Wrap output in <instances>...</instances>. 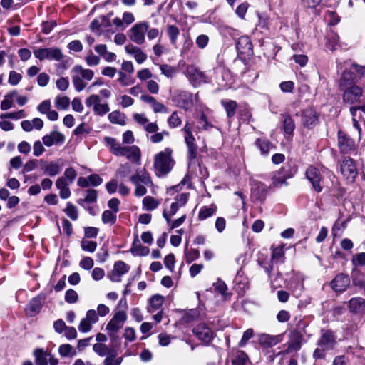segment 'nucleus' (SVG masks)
Segmentation results:
<instances>
[{"mask_svg":"<svg viewBox=\"0 0 365 365\" xmlns=\"http://www.w3.org/2000/svg\"><path fill=\"white\" fill-rule=\"evenodd\" d=\"M56 107L58 110H65L66 109L69 104H70V100L66 96H57L55 100Z\"/></svg>","mask_w":365,"mask_h":365,"instance_id":"8fccbe9b","label":"nucleus"},{"mask_svg":"<svg viewBox=\"0 0 365 365\" xmlns=\"http://www.w3.org/2000/svg\"><path fill=\"white\" fill-rule=\"evenodd\" d=\"M221 104L226 110L227 115L229 118H232L235 114L237 108V103L232 100H222Z\"/></svg>","mask_w":365,"mask_h":365,"instance_id":"4c0bfd02","label":"nucleus"},{"mask_svg":"<svg viewBox=\"0 0 365 365\" xmlns=\"http://www.w3.org/2000/svg\"><path fill=\"white\" fill-rule=\"evenodd\" d=\"M338 144L341 152L347 153L354 150V142L342 131L338 133Z\"/></svg>","mask_w":365,"mask_h":365,"instance_id":"5701e85b","label":"nucleus"},{"mask_svg":"<svg viewBox=\"0 0 365 365\" xmlns=\"http://www.w3.org/2000/svg\"><path fill=\"white\" fill-rule=\"evenodd\" d=\"M72 73V81L75 88L81 91L85 89L86 84L84 83V79L76 72Z\"/></svg>","mask_w":365,"mask_h":365,"instance_id":"c03bdc74","label":"nucleus"},{"mask_svg":"<svg viewBox=\"0 0 365 365\" xmlns=\"http://www.w3.org/2000/svg\"><path fill=\"white\" fill-rule=\"evenodd\" d=\"M116 213L111 210H105L102 214V222L104 224L114 225L116 222Z\"/></svg>","mask_w":365,"mask_h":365,"instance_id":"a18cd8bd","label":"nucleus"},{"mask_svg":"<svg viewBox=\"0 0 365 365\" xmlns=\"http://www.w3.org/2000/svg\"><path fill=\"white\" fill-rule=\"evenodd\" d=\"M97 247V243L90 240H83L81 242V248L84 251L93 252Z\"/></svg>","mask_w":365,"mask_h":365,"instance_id":"6e6d98bb","label":"nucleus"},{"mask_svg":"<svg viewBox=\"0 0 365 365\" xmlns=\"http://www.w3.org/2000/svg\"><path fill=\"white\" fill-rule=\"evenodd\" d=\"M78 300V293L72 289H69L66 292L65 294V301L68 304H74L77 302Z\"/></svg>","mask_w":365,"mask_h":365,"instance_id":"603ef678","label":"nucleus"},{"mask_svg":"<svg viewBox=\"0 0 365 365\" xmlns=\"http://www.w3.org/2000/svg\"><path fill=\"white\" fill-rule=\"evenodd\" d=\"M217 211V206L214 204L208 206H202L200 207L198 213V220L200 221L205 220L210 217L213 216Z\"/></svg>","mask_w":365,"mask_h":365,"instance_id":"2f4dec72","label":"nucleus"},{"mask_svg":"<svg viewBox=\"0 0 365 365\" xmlns=\"http://www.w3.org/2000/svg\"><path fill=\"white\" fill-rule=\"evenodd\" d=\"M86 62L89 66H95L99 64L100 58L91 52V53L86 56Z\"/></svg>","mask_w":365,"mask_h":365,"instance_id":"69168bd1","label":"nucleus"},{"mask_svg":"<svg viewBox=\"0 0 365 365\" xmlns=\"http://www.w3.org/2000/svg\"><path fill=\"white\" fill-rule=\"evenodd\" d=\"M200 257V252L196 249H191L189 251L185 252V259L187 264H190L193 261L198 259Z\"/></svg>","mask_w":365,"mask_h":365,"instance_id":"864d4df0","label":"nucleus"},{"mask_svg":"<svg viewBox=\"0 0 365 365\" xmlns=\"http://www.w3.org/2000/svg\"><path fill=\"white\" fill-rule=\"evenodd\" d=\"M349 308L354 313H365V300L361 297L352 298L349 301Z\"/></svg>","mask_w":365,"mask_h":365,"instance_id":"c85d7f7f","label":"nucleus"},{"mask_svg":"<svg viewBox=\"0 0 365 365\" xmlns=\"http://www.w3.org/2000/svg\"><path fill=\"white\" fill-rule=\"evenodd\" d=\"M41 170L43 172V174L48 175L51 177L56 176L58 175L61 172V166L58 161H41Z\"/></svg>","mask_w":365,"mask_h":365,"instance_id":"393cba45","label":"nucleus"},{"mask_svg":"<svg viewBox=\"0 0 365 365\" xmlns=\"http://www.w3.org/2000/svg\"><path fill=\"white\" fill-rule=\"evenodd\" d=\"M256 145L259 148L262 154H267L272 148V144L265 139L258 138L255 142Z\"/></svg>","mask_w":365,"mask_h":365,"instance_id":"de8ad7c7","label":"nucleus"},{"mask_svg":"<svg viewBox=\"0 0 365 365\" xmlns=\"http://www.w3.org/2000/svg\"><path fill=\"white\" fill-rule=\"evenodd\" d=\"M135 17L131 12H124L122 19L116 17L113 20V24L117 26L125 29L128 25L133 23Z\"/></svg>","mask_w":365,"mask_h":365,"instance_id":"bb28decb","label":"nucleus"},{"mask_svg":"<svg viewBox=\"0 0 365 365\" xmlns=\"http://www.w3.org/2000/svg\"><path fill=\"white\" fill-rule=\"evenodd\" d=\"M42 32L45 34H49L53 28L56 26L54 21H45L42 23Z\"/></svg>","mask_w":365,"mask_h":365,"instance_id":"774afa93","label":"nucleus"},{"mask_svg":"<svg viewBox=\"0 0 365 365\" xmlns=\"http://www.w3.org/2000/svg\"><path fill=\"white\" fill-rule=\"evenodd\" d=\"M186 73L190 81L194 86L205 83L207 81L205 74L194 65L187 66L186 68Z\"/></svg>","mask_w":365,"mask_h":365,"instance_id":"dca6fc26","label":"nucleus"},{"mask_svg":"<svg viewBox=\"0 0 365 365\" xmlns=\"http://www.w3.org/2000/svg\"><path fill=\"white\" fill-rule=\"evenodd\" d=\"M109 120L112 123L123 125L125 124V115L119 111H113L108 115Z\"/></svg>","mask_w":365,"mask_h":365,"instance_id":"79ce46f5","label":"nucleus"},{"mask_svg":"<svg viewBox=\"0 0 365 365\" xmlns=\"http://www.w3.org/2000/svg\"><path fill=\"white\" fill-rule=\"evenodd\" d=\"M131 173V166L128 163L120 164L117 170L116 175L121 179L127 178Z\"/></svg>","mask_w":365,"mask_h":365,"instance_id":"09e8293b","label":"nucleus"},{"mask_svg":"<svg viewBox=\"0 0 365 365\" xmlns=\"http://www.w3.org/2000/svg\"><path fill=\"white\" fill-rule=\"evenodd\" d=\"M194 125L191 123H186L183 131L185 133V140L188 148L190 158L194 159L196 157L197 146L195 138L192 135Z\"/></svg>","mask_w":365,"mask_h":365,"instance_id":"9d476101","label":"nucleus"},{"mask_svg":"<svg viewBox=\"0 0 365 365\" xmlns=\"http://www.w3.org/2000/svg\"><path fill=\"white\" fill-rule=\"evenodd\" d=\"M35 57L40 61L49 60L60 61L63 58V54L59 48L52 47L38 48L34 51Z\"/></svg>","mask_w":365,"mask_h":365,"instance_id":"1a4fd4ad","label":"nucleus"},{"mask_svg":"<svg viewBox=\"0 0 365 365\" xmlns=\"http://www.w3.org/2000/svg\"><path fill=\"white\" fill-rule=\"evenodd\" d=\"M33 150L34 156L38 157L41 155L45 151V148L43 145V142L41 143L40 140L36 141L34 143Z\"/></svg>","mask_w":365,"mask_h":365,"instance_id":"680f3d73","label":"nucleus"},{"mask_svg":"<svg viewBox=\"0 0 365 365\" xmlns=\"http://www.w3.org/2000/svg\"><path fill=\"white\" fill-rule=\"evenodd\" d=\"M188 193H182L175 198V202H173L170 205V209L169 211H167L169 215H174L177 212V211L182 207L185 206L188 200Z\"/></svg>","mask_w":365,"mask_h":365,"instance_id":"a878e982","label":"nucleus"},{"mask_svg":"<svg viewBox=\"0 0 365 365\" xmlns=\"http://www.w3.org/2000/svg\"><path fill=\"white\" fill-rule=\"evenodd\" d=\"M41 302L38 299H33L28 304L26 311L30 317L36 315L41 310Z\"/></svg>","mask_w":365,"mask_h":365,"instance_id":"58836bf2","label":"nucleus"},{"mask_svg":"<svg viewBox=\"0 0 365 365\" xmlns=\"http://www.w3.org/2000/svg\"><path fill=\"white\" fill-rule=\"evenodd\" d=\"M336 344V339L332 332L329 331H323L317 342V348L313 353V357L315 359L324 358L326 351L333 349Z\"/></svg>","mask_w":365,"mask_h":365,"instance_id":"20e7f679","label":"nucleus"},{"mask_svg":"<svg viewBox=\"0 0 365 365\" xmlns=\"http://www.w3.org/2000/svg\"><path fill=\"white\" fill-rule=\"evenodd\" d=\"M160 69L161 71L162 74L165 75L168 78L173 77L176 73L175 68L168 64L160 65Z\"/></svg>","mask_w":365,"mask_h":365,"instance_id":"5fc2aeb1","label":"nucleus"},{"mask_svg":"<svg viewBox=\"0 0 365 365\" xmlns=\"http://www.w3.org/2000/svg\"><path fill=\"white\" fill-rule=\"evenodd\" d=\"M163 216L166 220L167 224L170 229H175L177 227H179L185 222L186 219V215H183L182 216L175 220H171V217L173 215H169L167 210H165L163 212Z\"/></svg>","mask_w":365,"mask_h":365,"instance_id":"72a5a7b5","label":"nucleus"},{"mask_svg":"<svg viewBox=\"0 0 365 365\" xmlns=\"http://www.w3.org/2000/svg\"><path fill=\"white\" fill-rule=\"evenodd\" d=\"M164 302V298L163 296L160 294H155L150 297L149 300V306L148 307V312L150 313H153L163 305Z\"/></svg>","mask_w":365,"mask_h":365,"instance_id":"7c9ffc66","label":"nucleus"},{"mask_svg":"<svg viewBox=\"0 0 365 365\" xmlns=\"http://www.w3.org/2000/svg\"><path fill=\"white\" fill-rule=\"evenodd\" d=\"M58 353L63 357L74 356L77 354L76 349L70 344H62L58 348Z\"/></svg>","mask_w":365,"mask_h":365,"instance_id":"a19ab883","label":"nucleus"},{"mask_svg":"<svg viewBox=\"0 0 365 365\" xmlns=\"http://www.w3.org/2000/svg\"><path fill=\"white\" fill-rule=\"evenodd\" d=\"M280 341L279 336H272L269 334H262L259 338V344L264 347H272Z\"/></svg>","mask_w":365,"mask_h":365,"instance_id":"c756f323","label":"nucleus"},{"mask_svg":"<svg viewBox=\"0 0 365 365\" xmlns=\"http://www.w3.org/2000/svg\"><path fill=\"white\" fill-rule=\"evenodd\" d=\"M319 115L313 108H308L302 111V124L304 127L311 128L318 123Z\"/></svg>","mask_w":365,"mask_h":365,"instance_id":"6ab92c4d","label":"nucleus"},{"mask_svg":"<svg viewBox=\"0 0 365 365\" xmlns=\"http://www.w3.org/2000/svg\"><path fill=\"white\" fill-rule=\"evenodd\" d=\"M341 172L345 178L353 181L358 174L354 160L349 157L344 158L341 164Z\"/></svg>","mask_w":365,"mask_h":365,"instance_id":"f8f14e48","label":"nucleus"},{"mask_svg":"<svg viewBox=\"0 0 365 365\" xmlns=\"http://www.w3.org/2000/svg\"><path fill=\"white\" fill-rule=\"evenodd\" d=\"M307 324L304 321H299L297 324V329L293 331L290 335V340L288 343L286 353L297 351L301 348L302 334L305 333Z\"/></svg>","mask_w":365,"mask_h":365,"instance_id":"39448f33","label":"nucleus"},{"mask_svg":"<svg viewBox=\"0 0 365 365\" xmlns=\"http://www.w3.org/2000/svg\"><path fill=\"white\" fill-rule=\"evenodd\" d=\"M149 24L147 21H140L135 24L128 31V37L133 42L142 45L145 41V34L148 31Z\"/></svg>","mask_w":365,"mask_h":365,"instance_id":"0eeeda50","label":"nucleus"},{"mask_svg":"<svg viewBox=\"0 0 365 365\" xmlns=\"http://www.w3.org/2000/svg\"><path fill=\"white\" fill-rule=\"evenodd\" d=\"M125 52L133 56L135 61L141 64L147 59V55L142 49L133 44H128L125 46Z\"/></svg>","mask_w":365,"mask_h":365,"instance_id":"b1692460","label":"nucleus"},{"mask_svg":"<svg viewBox=\"0 0 365 365\" xmlns=\"http://www.w3.org/2000/svg\"><path fill=\"white\" fill-rule=\"evenodd\" d=\"M71 72H76L78 75L81 76L84 80L91 81L94 76V73L91 69L83 68L81 66H75Z\"/></svg>","mask_w":365,"mask_h":365,"instance_id":"e433bc0d","label":"nucleus"},{"mask_svg":"<svg viewBox=\"0 0 365 365\" xmlns=\"http://www.w3.org/2000/svg\"><path fill=\"white\" fill-rule=\"evenodd\" d=\"M193 334L205 345H209L213 340L215 334L205 323H200L192 329Z\"/></svg>","mask_w":365,"mask_h":365,"instance_id":"6e6552de","label":"nucleus"},{"mask_svg":"<svg viewBox=\"0 0 365 365\" xmlns=\"http://www.w3.org/2000/svg\"><path fill=\"white\" fill-rule=\"evenodd\" d=\"M132 255L135 256H146L149 254V248L147 247H143L138 239L136 237L135 240L133 242V246L130 249Z\"/></svg>","mask_w":365,"mask_h":365,"instance_id":"473e14b6","label":"nucleus"},{"mask_svg":"<svg viewBox=\"0 0 365 365\" xmlns=\"http://www.w3.org/2000/svg\"><path fill=\"white\" fill-rule=\"evenodd\" d=\"M160 202L152 196H146L143 199V208L147 211H152L158 208Z\"/></svg>","mask_w":365,"mask_h":365,"instance_id":"f704fd0d","label":"nucleus"},{"mask_svg":"<svg viewBox=\"0 0 365 365\" xmlns=\"http://www.w3.org/2000/svg\"><path fill=\"white\" fill-rule=\"evenodd\" d=\"M167 34L172 45L175 46L178 36H180V29L173 24L167 25Z\"/></svg>","mask_w":365,"mask_h":365,"instance_id":"c9c22d12","label":"nucleus"},{"mask_svg":"<svg viewBox=\"0 0 365 365\" xmlns=\"http://www.w3.org/2000/svg\"><path fill=\"white\" fill-rule=\"evenodd\" d=\"M209 42V37L207 35L201 34L196 38V44L200 49L205 48Z\"/></svg>","mask_w":365,"mask_h":365,"instance_id":"052dcab7","label":"nucleus"},{"mask_svg":"<svg viewBox=\"0 0 365 365\" xmlns=\"http://www.w3.org/2000/svg\"><path fill=\"white\" fill-rule=\"evenodd\" d=\"M168 123L170 127L176 128L180 125L181 120L177 113L174 112L168 118Z\"/></svg>","mask_w":365,"mask_h":365,"instance_id":"338daca9","label":"nucleus"},{"mask_svg":"<svg viewBox=\"0 0 365 365\" xmlns=\"http://www.w3.org/2000/svg\"><path fill=\"white\" fill-rule=\"evenodd\" d=\"M339 86L341 91H356L359 90V88L356 85L352 72L349 71L343 73Z\"/></svg>","mask_w":365,"mask_h":365,"instance_id":"f3484780","label":"nucleus"},{"mask_svg":"<svg viewBox=\"0 0 365 365\" xmlns=\"http://www.w3.org/2000/svg\"><path fill=\"white\" fill-rule=\"evenodd\" d=\"M16 93H10L7 94L1 104V110H6L13 106L14 101H15Z\"/></svg>","mask_w":365,"mask_h":365,"instance_id":"49530a36","label":"nucleus"},{"mask_svg":"<svg viewBox=\"0 0 365 365\" xmlns=\"http://www.w3.org/2000/svg\"><path fill=\"white\" fill-rule=\"evenodd\" d=\"M247 359V356L243 351H239L236 357L232 360L233 365H245Z\"/></svg>","mask_w":365,"mask_h":365,"instance_id":"4d7b16f0","label":"nucleus"},{"mask_svg":"<svg viewBox=\"0 0 365 365\" xmlns=\"http://www.w3.org/2000/svg\"><path fill=\"white\" fill-rule=\"evenodd\" d=\"M34 354L37 365H48L50 353L45 352L42 349H37L35 351Z\"/></svg>","mask_w":365,"mask_h":365,"instance_id":"ea45409f","label":"nucleus"},{"mask_svg":"<svg viewBox=\"0 0 365 365\" xmlns=\"http://www.w3.org/2000/svg\"><path fill=\"white\" fill-rule=\"evenodd\" d=\"M305 174L307 179L312 183L313 189L317 192H322V175L319 169L314 166H309Z\"/></svg>","mask_w":365,"mask_h":365,"instance_id":"4468645a","label":"nucleus"},{"mask_svg":"<svg viewBox=\"0 0 365 365\" xmlns=\"http://www.w3.org/2000/svg\"><path fill=\"white\" fill-rule=\"evenodd\" d=\"M172 149L166 148L155 155L153 166L157 176H165L173 169L175 161L172 158Z\"/></svg>","mask_w":365,"mask_h":365,"instance_id":"f03ea898","label":"nucleus"},{"mask_svg":"<svg viewBox=\"0 0 365 365\" xmlns=\"http://www.w3.org/2000/svg\"><path fill=\"white\" fill-rule=\"evenodd\" d=\"M248 7L249 4L247 2L240 4L235 10L236 14L240 19H244L245 14L247 11Z\"/></svg>","mask_w":365,"mask_h":365,"instance_id":"bf43d9fd","label":"nucleus"},{"mask_svg":"<svg viewBox=\"0 0 365 365\" xmlns=\"http://www.w3.org/2000/svg\"><path fill=\"white\" fill-rule=\"evenodd\" d=\"M87 106H93L94 111L100 115H103L109 111V108L106 102H102L98 95L91 96L86 102Z\"/></svg>","mask_w":365,"mask_h":365,"instance_id":"2eb2a0df","label":"nucleus"},{"mask_svg":"<svg viewBox=\"0 0 365 365\" xmlns=\"http://www.w3.org/2000/svg\"><path fill=\"white\" fill-rule=\"evenodd\" d=\"M236 48L240 55L244 57H250L253 53L252 43L248 36H244L238 38Z\"/></svg>","mask_w":365,"mask_h":365,"instance_id":"a211bd4d","label":"nucleus"},{"mask_svg":"<svg viewBox=\"0 0 365 365\" xmlns=\"http://www.w3.org/2000/svg\"><path fill=\"white\" fill-rule=\"evenodd\" d=\"M64 141V135L58 131H52L42 138V142L46 147H51L55 144H62Z\"/></svg>","mask_w":365,"mask_h":365,"instance_id":"4be33fe9","label":"nucleus"},{"mask_svg":"<svg viewBox=\"0 0 365 365\" xmlns=\"http://www.w3.org/2000/svg\"><path fill=\"white\" fill-rule=\"evenodd\" d=\"M93 264L94 262L90 257H85L80 262L81 267L86 270L91 269L93 267Z\"/></svg>","mask_w":365,"mask_h":365,"instance_id":"e2e57ef3","label":"nucleus"},{"mask_svg":"<svg viewBox=\"0 0 365 365\" xmlns=\"http://www.w3.org/2000/svg\"><path fill=\"white\" fill-rule=\"evenodd\" d=\"M104 143L106 146L109 147L110 151L113 155L125 156L133 163H140L141 152L138 146H122L115 138L111 137H106Z\"/></svg>","mask_w":365,"mask_h":365,"instance_id":"f257e3e1","label":"nucleus"},{"mask_svg":"<svg viewBox=\"0 0 365 365\" xmlns=\"http://www.w3.org/2000/svg\"><path fill=\"white\" fill-rule=\"evenodd\" d=\"M350 284L349 277L344 274H339L331 282V287L335 292H344Z\"/></svg>","mask_w":365,"mask_h":365,"instance_id":"412c9836","label":"nucleus"},{"mask_svg":"<svg viewBox=\"0 0 365 365\" xmlns=\"http://www.w3.org/2000/svg\"><path fill=\"white\" fill-rule=\"evenodd\" d=\"M66 215L70 217L72 220H76L78 219V210L75 205L71 204V202H68L66 209L64 210Z\"/></svg>","mask_w":365,"mask_h":365,"instance_id":"3c124183","label":"nucleus"},{"mask_svg":"<svg viewBox=\"0 0 365 365\" xmlns=\"http://www.w3.org/2000/svg\"><path fill=\"white\" fill-rule=\"evenodd\" d=\"M141 99L148 103L153 108L155 113H165L167 112L166 108L160 103L155 101L152 96L145 94L141 96Z\"/></svg>","mask_w":365,"mask_h":365,"instance_id":"cd10ccee","label":"nucleus"},{"mask_svg":"<svg viewBox=\"0 0 365 365\" xmlns=\"http://www.w3.org/2000/svg\"><path fill=\"white\" fill-rule=\"evenodd\" d=\"M254 334V331L252 329H247L243 334L241 340L239 342V346L243 347L245 346L247 342L250 339Z\"/></svg>","mask_w":365,"mask_h":365,"instance_id":"13d9d810","label":"nucleus"},{"mask_svg":"<svg viewBox=\"0 0 365 365\" xmlns=\"http://www.w3.org/2000/svg\"><path fill=\"white\" fill-rule=\"evenodd\" d=\"M283 128L287 135H292L295 129V125L289 115H284Z\"/></svg>","mask_w":365,"mask_h":365,"instance_id":"37998d69","label":"nucleus"},{"mask_svg":"<svg viewBox=\"0 0 365 365\" xmlns=\"http://www.w3.org/2000/svg\"><path fill=\"white\" fill-rule=\"evenodd\" d=\"M130 266L123 261L119 260L115 262L113 269L108 273V278L113 282H119L123 274L128 272Z\"/></svg>","mask_w":365,"mask_h":365,"instance_id":"9b49d317","label":"nucleus"},{"mask_svg":"<svg viewBox=\"0 0 365 365\" xmlns=\"http://www.w3.org/2000/svg\"><path fill=\"white\" fill-rule=\"evenodd\" d=\"M98 321L97 312L94 309L87 311L86 317L83 318L78 325V330L83 333H87L92 329V325Z\"/></svg>","mask_w":365,"mask_h":365,"instance_id":"ddd939ff","label":"nucleus"},{"mask_svg":"<svg viewBox=\"0 0 365 365\" xmlns=\"http://www.w3.org/2000/svg\"><path fill=\"white\" fill-rule=\"evenodd\" d=\"M63 175V177L66 178L71 183H73L77 176L76 170L71 167L66 168Z\"/></svg>","mask_w":365,"mask_h":365,"instance_id":"0e129e2a","label":"nucleus"},{"mask_svg":"<svg viewBox=\"0 0 365 365\" xmlns=\"http://www.w3.org/2000/svg\"><path fill=\"white\" fill-rule=\"evenodd\" d=\"M130 181L135 185L134 194L137 197H142L147 192V187L152 185V180L148 172L145 168H139L130 175Z\"/></svg>","mask_w":365,"mask_h":365,"instance_id":"7ed1b4c3","label":"nucleus"},{"mask_svg":"<svg viewBox=\"0 0 365 365\" xmlns=\"http://www.w3.org/2000/svg\"><path fill=\"white\" fill-rule=\"evenodd\" d=\"M267 186L262 182H255L252 188L251 197L255 202H262L267 196Z\"/></svg>","mask_w":365,"mask_h":365,"instance_id":"aec40b11","label":"nucleus"},{"mask_svg":"<svg viewBox=\"0 0 365 365\" xmlns=\"http://www.w3.org/2000/svg\"><path fill=\"white\" fill-rule=\"evenodd\" d=\"M126 319L127 314L125 311L118 310L115 312L106 327L110 338H113L118 331L123 328Z\"/></svg>","mask_w":365,"mask_h":365,"instance_id":"423d86ee","label":"nucleus"}]
</instances>
